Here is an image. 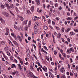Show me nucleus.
Returning <instances> with one entry per match:
<instances>
[{
	"label": "nucleus",
	"mask_w": 78,
	"mask_h": 78,
	"mask_svg": "<svg viewBox=\"0 0 78 78\" xmlns=\"http://www.w3.org/2000/svg\"><path fill=\"white\" fill-rule=\"evenodd\" d=\"M2 14H3L5 17H9V15L8 13L5 12H2Z\"/></svg>",
	"instance_id": "1"
},
{
	"label": "nucleus",
	"mask_w": 78,
	"mask_h": 78,
	"mask_svg": "<svg viewBox=\"0 0 78 78\" xmlns=\"http://www.w3.org/2000/svg\"><path fill=\"white\" fill-rule=\"evenodd\" d=\"M41 68L45 72H47V68H46L45 66H44V67L43 68L42 67V65H41Z\"/></svg>",
	"instance_id": "2"
},
{
	"label": "nucleus",
	"mask_w": 78,
	"mask_h": 78,
	"mask_svg": "<svg viewBox=\"0 0 78 78\" xmlns=\"http://www.w3.org/2000/svg\"><path fill=\"white\" fill-rule=\"evenodd\" d=\"M38 26V23L37 22H36L35 23L34 26V29H36L37 28V27Z\"/></svg>",
	"instance_id": "3"
},
{
	"label": "nucleus",
	"mask_w": 78,
	"mask_h": 78,
	"mask_svg": "<svg viewBox=\"0 0 78 78\" xmlns=\"http://www.w3.org/2000/svg\"><path fill=\"white\" fill-rule=\"evenodd\" d=\"M17 38L18 39H19L20 42H22V38H21V37H20V36L18 35L17 36Z\"/></svg>",
	"instance_id": "4"
},
{
	"label": "nucleus",
	"mask_w": 78,
	"mask_h": 78,
	"mask_svg": "<svg viewBox=\"0 0 78 78\" xmlns=\"http://www.w3.org/2000/svg\"><path fill=\"white\" fill-rule=\"evenodd\" d=\"M0 20L2 23H3V24H5V20H4L3 19H2V18H0Z\"/></svg>",
	"instance_id": "5"
},
{
	"label": "nucleus",
	"mask_w": 78,
	"mask_h": 78,
	"mask_svg": "<svg viewBox=\"0 0 78 78\" xmlns=\"http://www.w3.org/2000/svg\"><path fill=\"white\" fill-rule=\"evenodd\" d=\"M17 16L18 17L20 18V20L21 21H23V18L22 17V16H21L19 15H18Z\"/></svg>",
	"instance_id": "6"
},
{
	"label": "nucleus",
	"mask_w": 78,
	"mask_h": 78,
	"mask_svg": "<svg viewBox=\"0 0 78 78\" xmlns=\"http://www.w3.org/2000/svg\"><path fill=\"white\" fill-rule=\"evenodd\" d=\"M37 2V5L38 6L40 5V1L39 0H35Z\"/></svg>",
	"instance_id": "7"
},
{
	"label": "nucleus",
	"mask_w": 78,
	"mask_h": 78,
	"mask_svg": "<svg viewBox=\"0 0 78 78\" xmlns=\"http://www.w3.org/2000/svg\"><path fill=\"white\" fill-rule=\"evenodd\" d=\"M34 33L35 34H37V33L38 31V30L37 29H34Z\"/></svg>",
	"instance_id": "8"
},
{
	"label": "nucleus",
	"mask_w": 78,
	"mask_h": 78,
	"mask_svg": "<svg viewBox=\"0 0 78 78\" xmlns=\"http://www.w3.org/2000/svg\"><path fill=\"white\" fill-rule=\"evenodd\" d=\"M27 22H28V20H27L26 21H24L23 23V25H26L27 23Z\"/></svg>",
	"instance_id": "9"
},
{
	"label": "nucleus",
	"mask_w": 78,
	"mask_h": 78,
	"mask_svg": "<svg viewBox=\"0 0 78 78\" xmlns=\"http://www.w3.org/2000/svg\"><path fill=\"white\" fill-rule=\"evenodd\" d=\"M13 42L14 44H15V45H16V46H17V47L19 46V44H18L16 42V41H13Z\"/></svg>",
	"instance_id": "10"
},
{
	"label": "nucleus",
	"mask_w": 78,
	"mask_h": 78,
	"mask_svg": "<svg viewBox=\"0 0 78 78\" xmlns=\"http://www.w3.org/2000/svg\"><path fill=\"white\" fill-rule=\"evenodd\" d=\"M64 71H65V70H64V69L63 68H61L60 69V72L62 73H63L64 72Z\"/></svg>",
	"instance_id": "11"
},
{
	"label": "nucleus",
	"mask_w": 78,
	"mask_h": 78,
	"mask_svg": "<svg viewBox=\"0 0 78 78\" xmlns=\"http://www.w3.org/2000/svg\"><path fill=\"white\" fill-rule=\"evenodd\" d=\"M14 73H15L16 75L17 76H18V75H19V72L18 71H15Z\"/></svg>",
	"instance_id": "12"
},
{
	"label": "nucleus",
	"mask_w": 78,
	"mask_h": 78,
	"mask_svg": "<svg viewBox=\"0 0 78 78\" xmlns=\"http://www.w3.org/2000/svg\"><path fill=\"white\" fill-rule=\"evenodd\" d=\"M70 30V28L66 29V32L67 33L68 31H69Z\"/></svg>",
	"instance_id": "13"
},
{
	"label": "nucleus",
	"mask_w": 78,
	"mask_h": 78,
	"mask_svg": "<svg viewBox=\"0 0 78 78\" xmlns=\"http://www.w3.org/2000/svg\"><path fill=\"white\" fill-rule=\"evenodd\" d=\"M30 9L31 11L33 12V11H34V7H33V6H32L31 8Z\"/></svg>",
	"instance_id": "14"
},
{
	"label": "nucleus",
	"mask_w": 78,
	"mask_h": 78,
	"mask_svg": "<svg viewBox=\"0 0 78 78\" xmlns=\"http://www.w3.org/2000/svg\"><path fill=\"white\" fill-rule=\"evenodd\" d=\"M44 29L45 30H47L48 28H47V27L45 26H44L43 27Z\"/></svg>",
	"instance_id": "15"
},
{
	"label": "nucleus",
	"mask_w": 78,
	"mask_h": 78,
	"mask_svg": "<svg viewBox=\"0 0 78 78\" xmlns=\"http://www.w3.org/2000/svg\"><path fill=\"white\" fill-rule=\"evenodd\" d=\"M24 30L25 31H28V27L26 26L24 28Z\"/></svg>",
	"instance_id": "16"
},
{
	"label": "nucleus",
	"mask_w": 78,
	"mask_h": 78,
	"mask_svg": "<svg viewBox=\"0 0 78 78\" xmlns=\"http://www.w3.org/2000/svg\"><path fill=\"white\" fill-rule=\"evenodd\" d=\"M57 36L58 38H60V37H61V34H57Z\"/></svg>",
	"instance_id": "17"
},
{
	"label": "nucleus",
	"mask_w": 78,
	"mask_h": 78,
	"mask_svg": "<svg viewBox=\"0 0 78 78\" xmlns=\"http://www.w3.org/2000/svg\"><path fill=\"white\" fill-rule=\"evenodd\" d=\"M72 18L71 17H69L66 18V20H72Z\"/></svg>",
	"instance_id": "18"
},
{
	"label": "nucleus",
	"mask_w": 78,
	"mask_h": 78,
	"mask_svg": "<svg viewBox=\"0 0 78 78\" xmlns=\"http://www.w3.org/2000/svg\"><path fill=\"white\" fill-rule=\"evenodd\" d=\"M13 62L17 63V60H16V59H14L13 60Z\"/></svg>",
	"instance_id": "19"
},
{
	"label": "nucleus",
	"mask_w": 78,
	"mask_h": 78,
	"mask_svg": "<svg viewBox=\"0 0 78 78\" xmlns=\"http://www.w3.org/2000/svg\"><path fill=\"white\" fill-rule=\"evenodd\" d=\"M62 55L63 56H64V57L65 58H66V55L65 53H62Z\"/></svg>",
	"instance_id": "20"
},
{
	"label": "nucleus",
	"mask_w": 78,
	"mask_h": 78,
	"mask_svg": "<svg viewBox=\"0 0 78 78\" xmlns=\"http://www.w3.org/2000/svg\"><path fill=\"white\" fill-rule=\"evenodd\" d=\"M0 70L1 72L3 71V68H2L1 66H0Z\"/></svg>",
	"instance_id": "21"
},
{
	"label": "nucleus",
	"mask_w": 78,
	"mask_h": 78,
	"mask_svg": "<svg viewBox=\"0 0 78 78\" xmlns=\"http://www.w3.org/2000/svg\"><path fill=\"white\" fill-rule=\"evenodd\" d=\"M10 8H14V7L13 6V4H10Z\"/></svg>",
	"instance_id": "22"
},
{
	"label": "nucleus",
	"mask_w": 78,
	"mask_h": 78,
	"mask_svg": "<svg viewBox=\"0 0 78 78\" xmlns=\"http://www.w3.org/2000/svg\"><path fill=\"white\" fill-rule=\"evenodd\" d=\"M48 24H50V23H51V20L50 19H49L48 21Z\"/></svg>",
	"instance_id": "23"
},
{
	"label": "nucleus",
	"mask_w": 78,
	"mask_h": 78,
	"mask_svg": "<svg viewBox=\"0 0 78 78\" xmlns=\"http://www.w3.org/2000/svg\"><path fill=\"white\" fill-rule=\"evenodd\" d=\"M32 74H33V73L31 72H29V75H30V76H31V77H32V76H32Z\"/></svg>",
	"instance_id": "24"
},
{
	"label": "nucleus",
	"mask_w": 78,
	"mask_h": 78,
	"mask_svg": "<svg viewBox=\"0 0 78 78\" xmlns=\"http://www.w3.org/2000/svg\"><path fill=\"white\" fill-rule=\"evenodd\" d=\"M6 53L7 55H8V56H10V53H9V51H7Z\"/></svg>",
	"instance_id": "25"
},
{
	"label": "nucleus",
	"mask_w": 78,
	"mask_h": 78,
	"mask_svg": "<svg viewBox=\"0 0 78 78\" xmlns=\"http://www.w3.org/2000/svg\"><path fill=\"white\" fill-rule=\"evenodd\" d=\"M30 66V69L31 70H33L34 69V68H33V66L32 65H31Z\"/></svg>",
	"instance_id": "26"
},
{
	"label": "nucleus",
	"mask_w": 78,
	"mask_h": 78,
	"mask_svg": "<svg viewBox=\"0 0 78 78\" xmlns=\"http://www.w3.org/2000/svg\"><path fill=\"white\" fill-rule=\"evenodd\" d=\"M20 29L21 30H22V31H23V27H20Z\"/></svg>",
	"instance_id": "27"
},
{
	"label": "nucleus",
	"mask_w": 78,
	"mask_h": 78,
	"mask_svg": "<svg viewBox=\"0 0 78 78\" xmlns=\"http://www.w3.org/2000/svg\"><path fill=\"white\" fill-rule=\"evenodd\" d=\"M70 49H67V52H68V53H69V54H70Z\"/></svg>",
	"instance_id": "28"
},
{
	"label": "nucleus",
	"mask_w": 78,
	"mask_h": 78,
	"mask_svg": "<svg viewBox=\"0 0 78 78\" xmlns=\"http://www.w3.org/2000/svg\"><path fill=\"white\" fill-rule=\"evenodd\" d=\"M9 12H10V14H11L12 15V16H14V13H12V12H11V11H10Z\"/></svg>",
	"instance_id": "29"
},
{
	"label": "nucleus",
	"mask_w": 78,
	"mask_h": 78,
	"mask_svg": "<svg viewBox=\"0 0 78 78\" xmlns=\"http://www.w3.org/2000/svg\"><path fill=\"white\" fill-rule=\"evenodd\" d=\"M41 50H42L43 52H44L45 53H47V52L45 51L44 50V49H43V48H42Z\"/></svg>",
	"instance_id": "30"
},
{
	"label": "nucleus",
	"mask_w": 78,
	"mask_h": 78,
	"mask_svg": "<svg viewBox=\"0 0 78 78\" xmlns=\"http://www.w3.org/2000/svg\"><path fill=\"white\" fill-rule=\"evenodd\" d=\"M14 28H15L16 29V30H17V27L16 25H14Z\"/></svg>",
	"instance_id": "31"
},
{
	"label": "nucleus",
	"mask_w": 78,
	"mask_h": 78,
	"mask_svg": "<svg viewBox=\"0 0 78 78\" xmlns=\"http://www.w3.org/2000/svg\"><path fill=\"white\" fill-rule=\"evenodd\" d=\"M74 76H75V78H76V77H77V73H74Z\"/></svg>",
	"instance_id": "32"
},
{
	"label": "nucleus",
	"mask_w": 78,
	"mask_h": 78,
	"mask_svg": "<svg viewBox=\"0 0 78 78\" xmlns=\"http://www.w3.org/2000/svg\"><path fill=\"white\" fill-rule=\"evenodd\" d=\"M70 34H72V35H75V33L72 32H70Z\"/></svg>",
	"instance_id": "33"
},
{
	"label": "nucleus",
	"mask_w": 78,
	"mask_h": 78,
	"mask_svg": "<svg viewBox=\"0 0 78 78\" xmlns=\"http://www.w3.org/2000/svg\"><path fill=\"white\" fill-rule=\"evenodd\" d=\"M11 35L13 37H15V36H14V34L12 33H11Z\"/></svg>",
	"instance_id": "34"
},
{
	"label": "nucleus",
	"mask_w": 78,
	"mask_h": 78,
	"mask_svg": "<svg viewBox=\"0 0 78 78\" xmlns=\"http://www.w3.org/2000/svg\"><path fill=\"white\" fill-rule=\"evenodd\" d=\"M6 31L8 33H9V29H8V28L6 29Z\"/></svg>",
	"instance_id": "35"
},
{
	"label": "nucleus",
	"mask_w": 78,
	"mask_h": 78,
	"mask_svg": "<svg viewBox=\"0 0 78 78\" xmlns=\"http://www.w3.org/2000/svg\"><path fill=\"white\" fill-rule=\"evenodd\" d=\"M6 7L9 8V4H6Z\"/></svg>",
	"instance_id": "36"
},
{
	"label": "nucleus",
	"mask_w": 78,
	"mask_h": 78,
	"mask_svg": "<svg viewBox=\"0 0 78 78\" xmlns=\"http://www.w3.org/2000/svg\"><path fill=\"white\" fill-rule=\"evenodd\" d=\"M27 57L28 58H30V55L27 54Z\"/></svg>",
	"instance_id": "37"
},
{
	"label": "nucleus",
	"mask_w": 78,
	"mask_h": 78,
	"mask_svg": "<svg viewBox=\"0 0 78 78\" xmlns=\"http://www.w3.org/2000/svg\"><path fill=\"white\" fill-rule=\"evenodd\" d=\"M1 7L4 9V8H5V5H1Z\"/></svg>",
	"instance_id": "38"
},
{
	"label": "nucleus",
	"mask_w": 78,
	"mask_h": 78,
	"mask_svg": "<svg viewBox=\"0 0 78 78\" xmlns=\"http://www.w3.org/2000/svg\"><path fill=\"white\" fill-rule=\"evenodd\" d=\"M10 59H11V60H13V59H14V58L12 56H11L10 57Z\"/></svg>",
	"instance_id": "39"
},
{
	"label": "nucleus",
	"mask_w": 78,
	"mask_h": 78,
	"mask_svg": "<svg viewBox=\"0 0 78 78\" xmlns=\"http://www.w3.org/2000/svg\"><path fill=\"white\" fill-rule=\"evenodd\" d=\"M74 31H75V32H78V29H74Z\"/></svg>",
	"instance_id": "40"
},
{
	"label": "nucleus",
	"mask_w": 78,
	"mask_h": 78,
	"mask_svg": "<svg viewBox=\"0 0 78 78\" xmlns=\"http://www.w3.org/2000/svg\"><path fill=\"white\" fill-rule=\"evenodd\" d=\"M54 53L55 55H57V52H56V51L55 50L54 51Z\"/></svg>",
	"instance_id": "41"
},
{
	"label": "nucleus",
	"mask_w": 78,
	"mask_h": 78,
	"mask_svg": "<svg viewBox=\"0 0 78 78\" xmlns=\"http://www.w3.org/2000/svg\"><path fill=\"white\" fill-rule=\"evenodd\" d=\"M4 49L5 51H7V48L5 47L4 48Z\"/></svg>",
	"instance_id": "42"
},
{
	"label": "nucleus",
	"mask_w": 78,
	"mask_h": 78,
	"mask_svg": "<svg viewBox=\"0 0 78 78\" xmlns=\"http://www.w3.org/2000/svg\"><path fill=\"white\" fill-rule=\"evenodd\" d=\"M20 62L21 64H22V65H23V61H20Z\"/></svg>",
	"instance_id": "43"
},
{
	"label": "nucleus",
	"mask_w": 78,
	"mask_h": 78,
	"mask_svg": "<svg viewBox=\"0 0 78 78\" xmlns=\"http://www.w3.org/2000/svg\"><path fill=\"white\" fill-rule=\"evenodd\" d=\"M70 61L71 63H72V62H73V60H72V58H71L70 59Z\"/></svg>",
	"instance_id": "44"
},
{
	"label": "nucleus",
	"mask_w": 78,
	"mask_h": 78,
	"mask_svg": "<svg viewBox=\"0 0 78 78\" xmlns=\"http://www.w3.org/2000/svg\"><path fill=\"white\" fill-rule=\"evenodd\" d=\"M27 13H28V14H30L31 13V12H30V11L27 10Z\"/></svg>",
	"instance_id": "45"
},
{
	"label": "nucleus",
	"mask_w": 78,
	"mask_h": 78,
	"mask_svg": "<svg viewBox=\"0 0 78 78\" xmlns=\"http://www.w3.org/2000/svg\"><path fill=\"white\" fill-rule=\"evenodd\" d=\"M16 11H17V12H18V11H19V10L18 9V8H17V7L16 8Z\"/></svg>",
	"instance_id": "46"
},
{
	"label": "nucleus",
	"mask_w": 78,
	"mask_h": 78,
	"mask_svg": "<svg viewBox=\"0 0 78 78\" xmlns=\"http://www.w3.org/2000/svg\"><path fill=\"white\" fill-rule=\"evenodd\" d=\"M62 32H64V28H62Z\"/></svg>",
	"instance_id": "47"
},
{
	"label": "nucleus",
	"mask_w": 78,
	"mask_h": 78,
	"mask_svg": "<svg viewBox=\"0 0 78 78\" xmlns=\"http://www.w3.org/2000/svg\"><path fill=\"white\" fill-rule=\"evenodd\" d=\"M1 44L2 45H5V42L3 41H2L1 42Z\"/></svg>",
	"instance_id": "48"
},
{
	"label": "nucleus",
	"mask_w": 78,
	"mask_h": 78,
	"mask_svg": "<svg viewBox=\"0 0 78 78\" xmlns=\"http://www.w3.org/2000/svg\"><path fill=\"white\" fill-rule=\"evenodd\" d=\"M4 58H5V59L7 60V57H6V56H5V55H4Z\"/></svg>",
	"instance_id": "49"
},
{
	"label": "nucleus",
	"mask_w": 78,
	"mask_h": 78,
	"mask_svg": "<svg viewBox=\"0 0 78 78\" xmlns=\"http://www.w3.org/2000/svg\"><path fill=\"white\" fill-rule=\"evenodd\" d=\"M4 76L5 78H8V77H7V76H6V75H4Z\"/></svg>",
	"instance_id": "50"
},
{
	"label": "nucleus",
	"mask_w": 78,
	"mask_h": 78,
	"mask_svg": "<svg viewBox=\"0 0 78 78\" xmlns=\"http://www.w3.org/2000/svg\"><path fill=\"white\" fill-rule=\"evenodd\" d=\"M58 4L57 3H56L55 5V7H58Z\"/></svg>",
	"instance_id": "51"
},
{
	"label": "nucleus",
	"mask_w": 78,
	"mask_h": 78,
	"mask_svg": "<svg viewBox=\"0 0 78 78\" xmlns=\"http://www.w3.org/2000/svg\"><path fill=\"white\" fill-rule=\"evenodd\" d=\"M21 37L23 39V34H21Z\"/></svg>",
	"instance_id": "52"
},
{
	"label": "nucleus",
	"mask_w": 78,
	"mask_h": 78,
	"mask_svg": "<svg viewBox=\"0 0 78 78\" xmlns=\"http://www.w3.org/2000/svg\"><path fill=\"white\" fill-rule=\"evenodd\" d=\"M70 75H71V76H73V73H72V72H70Z\"/></svg>",
	"instance_id": "53"
},
{
	"label": "nucleus",
	"mask_w": 78,
	"mask_h": 78,
	"mask_svg": "<svg viewBox=\"0 0 78 78\" xmlns=\"http://www.w3.org/2000/svg\"><path fill=\"white\" fill-rule=\"evenodd\" d=\"M60 58H61V59L62 60H64V57H61Z\"/></svg>",
	"instance_id": "54"
},
{
	"label": "nucleus",
	"mask_w": 78,
	"mask_h": 78,
	"mask_svg": "<svg viewBox=\"0 0 78 78\" xmlns=\"http://www.w3.org/2000/svg\"><path fill=\"white\" fill-rule=\"evenodd\" d=\"M18 66L19 67H21V66H20V64H18Z\"/></svg>",
	"instance_id": "55"
},
{
	"label": "nucleus",
	"mask_w": 78,
	"mask_h": 78,
	"mask_svg": "<svg viewBox=\"0 0 78 78\" xmlns=\"http://www.w3.org/2000/svg\"><path fill=\"white\" fill-rule=\"evenodd\" d=\"M12 66L13 67H15V68H16V65H15V64H13Z\"/></svg>",
	"instance_id": "56"
},
{
	"label": "nucleus",
	"mask_w": 78,
	"mask_h": 78,
	"mask_svg": "<svg viewBox=\"0 0 78 78\" xmlns=\"http://www.w3.org/2000/svg\"><path fill=\"white\" fill-rule=\"evenodd\" d=\"M67 40H68L69 42H70V39H69V38H67Z\"/></svg>",
	"instance_id": "57"
},
{
	"label": "nucleus",
	"mask_w": 78,
	"mask_h": 78,
	"mask_svg": "<svg viewBox=\"0 0 78 78\" xmlns=\"http://www.w3.org/2000/svg\"><path fill=\"white\" fill-rule=\"evenodd\" d=\"M33 42L35 44H36V42L35 41H34V40H33Z\"/></svg>",
	"instance_id": "58"
},
{
	"label": "nucleus",
	"mask_w": 78,
	"mask_h": 78,
	"mask_svg": "<svg viewBox=\"0 0 78 78\" xmlns=\"http://www.w3.org/2000/svg\"><path fill=\"white\" fill-rule=\"evenodd\" d=\"M46 59H47V61H49V58H48V57H46Z\"/></svg>",
	"instance_id": "59"
},
{
	"label": "nucleus",
	"mask_w": 78,
	"mask_h": 78,
	"mask_svg": "<svg viewBox=\"0 0 78 78\" xmlns=\"http://www.w3.org/2000/svg\"><path fill=\"white\" fill-rule=\"evenodd\" d=\"M55 23L53 21H52V24H53L54 25H55Z\"/></svg>",
	"instance_id": "60"
},
{
	"label": "nucleus",
	"mask_w": 78,
	"mask_h": 78,
	"mask_svg": "<svg viewBox=\"0 0 78 78\" xmlns=\"http://www.w3.org/2000/svg\"><path fill=\"white\" fill-rule=\"evenodd\" d=\"M61 78H62V77H63V78H66V76H65L64 75L63 76H61Z\"/></svg>",
	"instance_id": "61"
},
{
	"label": "nucleus",
	"mask_w": 78,
	"mask_h": 78,
	"mask_svg": "<svg viewBox=\"0 0 78 78\" xmlns=\"http://www.w3.org/2000/svg\"><path fill=\"white\" fill-rule=\"evenodd\" d=\"M59 56L60 58H61V54L60 53H59Z\"/></svg>",
	"instance_id": "62"
},
{
	"label": "nucleus",
	"mask_w": 78,
	"mask_h": 78,
	"mask_svg": "<svg viewBox=\"0 0 78 78\" xmlns=\"http://www.w3.org/2000/svg\"><path fill=\"white\" fill-rule=\"evenodd\" d=\"M76 70H78V66H76Z\"/></svg>",
	"instance_id": "63"
},
{
	"label": "nucleus",
	"mask_w": 78,
	"mask_h": 78,
	"mask_svg": "<svg viewBox=\"0 0 78 78\" xmlns=\"http://www.w3.org/2000/svg\"><path fill=\"white\" fill-rule=\"evenodd\" d=\"M55 19H56V20H59V18H58V17H56L55 18Z\"/></svg>",
	"instance_id": "64"
}]
</instances>
